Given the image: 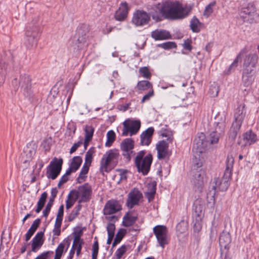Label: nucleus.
<instances>
[{
  "label": "nucleus",
  "instance_id": "cd10ccee",
  "mask_svg": "<svg viewBox=\"0 0 259 259\" xmlns=\"http://www.w3.org/2000/svg\"><path fill=\"white\" fill-rule=\"evenodd\" d=\"M244 140L246 141V143L249 145L252 144L257 141V136L252 131H249L243 134Z\"/></svg>",
  "mask_w": 259,
  "mask_h": 259
},
{
  "label": "nucleus",
  "instance_id": "c756f323",
  "mask_svg": "<svg viewBox=\"0 0 259 259\" xmlns=\"http://www.w3.org/2000/svg\"><path fill=\"white\" fill-rule=\"evenodd\" d=\"M90 166L89 165L83 164L77 179V183H81L85 180L87 174L89 171Z\"/></svg>",
  "mask_w": 259,
  "mask_h": 259
},
{
  "label": "nucleus",
  "instance_id": "aec40b11",
  "mask_svg": "<svg viewBox=\"0 0 259 259\" xmlns=\"http://www.w3.org/2000/svg\"><path fill=\"white\" fill-rule=\"evenodd\" d=\"M154 131L153 127H149L141 134L140 143L142 145L148 146L151 143Z\"/></svg>",
  "mask_w": 259,
  "mask_h": 259
},
{
  "label": "nucleus",
  "instance_id": "4c0bfd02",
  "mask_svg": "<svg viewBox=\"0 0 259 259\" xmlns=\"http://www.w3.org/2000/svg\"><path fill=\"white\" fill-rule=\"evenodd\" d=\"M76 37L77 38V41L78 42V47H80V46L79 45V44L85 42L87 38L85 33L81 28L77 29Z\"/></svg>",
  "mask_w": 259,
  "mask_h": 259
},
{
  "label": "nucleus",
  "instance_id": "f3484780",
  "mask_svg": "<svg viewBox=\"0 0 259 259\" xmlns=\"http://www.w3.org/2000/svg\"><path fill=\"white\" fill-rule=\"evenodd\" d=\"M191 182L194 186L200 189L205 183V174L204 170L200 169L196 171L193 176Z\"/></svg>",
  "mask_w": 259,
  "mask_h": 259
},
{
  "label": "nucleus",
  "instance_id": "2eb2a0df",
  "mask_svg": "<svg viewBox=\"0 0 259 259\" xmlns=\"http://www.w3.org/2000/svg\"><path fill=\"white\" fill-rule=\"evenodd\" d=\"M120 147L123 156L130 160L135 154L133 151L134 147V141L130 138L125 139L121 142Z\"/></svg>",
  "mask_w": 259,
  "mask_h": 259
},
{
  "label": "nucleus",
  "instance_id": "37998d69",
  "mask_svg": "<svg viewBox=\"0 0 259 259\" xmlns=\"http://www.w3.org/2000/svg\"><path fill=\"white\" fill-rule=\"evenodd\" d=\"M255 8L252 3H249L248 5L242 9V13H244L249 16L252 15L255 12Z\"/></svg>",
  "mask_w": 259,
  "mask_h": 259
},
{
  "label": "nucleus",
  "instance_id": "a18cd8bd",
  "mask_svg": "<svg viewBox=\"0 0 259 259\" xmlns=\"http://www.w3.org/2000/svg\"><path fill=\"white\" fill-rule=\"evenodd\" d=\"M203 209V205L200 203V201L199 200L195 201L193 204V210L195 211L196 215L199 216L202 211Z\"/></svg>",
  "mask_w": 259,
  "mask_h": 259
},
{
  "label": "nucleus",
  "instance_id": "7ed1b4c3",
  "mask_svg": "<svg viewBox=\"0 0 259 259\" xmlns=\"http://www.w3.org/2000/svg\"><path fill=\"white\" fill-rule=\"evenodd\" d=\"M208 144V142L206 140L205 135L203 133L199 134L194 141L193 152L195 159H198L200 161L196 163L195 166L197 167H201L202 165V162L200 159V154L205 152Z\"/></svg>",
  "mask_w": 259,
  "mask_h": 259
},
{
  "label": "nucleus",
  "instance_id": "e433bc0d",
  "mask_svg": "<svg viewBox=\"0 0 259 259\" xmlns=\"http://www.w3.org/2000/svg\"><path fill=\"white\" fill-rule=\"evenodd\" d=\"M95 152V150L94 147H92L87 152L85 157L84 164L91 166L93 160V156Z\"/></svg>",
  "mask_w": 259,
  "mask_h": 259
},
{
  "label": "nucleus",
  "instance_id": "39448f33",
  "mask_svg": "<svg viewBox=\"0 0 259 259\" xmlns=\"http://www.w3.org/2000/svg\"><path fill=\"white\" fill-rule=\"evenodd\" d=\"M39 36V29L36 25H30L26 28L24 44L27 49H31L37 46Z\"/></svg>",
  "mask_w": 259,
  "mask_h": 259
},
{
  "label": "nucleus",
  "instance_id": "79ce46f5",
  "mask_svg": "<svg viewBox=\"0 0 259 259\" xmlns=\"http://www.w3.org/2000/svg\"><path fill=\"white\" fill-rule=\"evenodd\" d=\"M201 23L195 17H194L190 23V27L192 30L195 32H198L200 30Z\"/></svg>",
  "mask_w": 259,
  "mask_h": 259
},
{
  "label": "nucleus",
  "instance_id": "4d7b16f0",
  "mask_svg": "<svg viewBox=\"0 0 259 259\" xmlns=\"http://www.w3.org/2000/svg\"><path fill=\"white\" fill-rule=\"evenodd\" d=\"M68 199L66 201V207L67 209H69L74 204L75 200L77 198V196L76 195L74 199L70 198V194L68 195Z\"/></svg>",
  "mask_w": 259,
  "mask_h": 259
},
{
  "label": "nucleus",
  "instance_id": "338daca9",
  "mask_svg": "<svg viewBox=\"0 0 259 259\" xmlns=\"http://www.w3.org/2000/svg\"><path fill=\"white\" fill-rule=\"evenodd\" d=\"M82 144V141H80L78 142L75 143L73 144V145L71 147L70 150V153L72 154L74 153L77 149L80 146V145Z\"/></svg>",
  "mask_w": 259,
  "mask_h": 259
},
{
  "label": "nucleus",
  "instance_id": "dca6fc26",
  "mask_svg": "<svg viewBox=\"0 0 259 259\" xmlns=\"http://www.w3.org/2000/svg\"><path fill=\"white\" fill-rule=\"evenodd\" d=\"M130 7L125 2H122L119 6L118 10L116 11L114 18L115 20L119 21H124L127 17Z\"/></svg>",
  "mask_w": 259,
  "mask_h": 259
},
{
  "label": "nucleus",
  "instance_id": "a878e982",
  "mask_svg": "<svg viewBox=\"0 0 259 259\" xmlns=\"http://www.w3.org/2000/svg\"><path fill=\"white\" fill-rule=\"evenodd\" d=\"M138 215L135 214L132 211L127 212L123 218V225L125 227L132 226L137 220Z\"/></svg>",
  "mask_w": 259,
  "mask_h": 259
},
{
  "label": "nucleus",
  "instance_id": "20e7f679",
  "mask_svg": "<svg viewBox=\"0 0 259 259\" xmlns=\"http://www.w3.org/2000/svg\"><path fill=\"white\" fill-rule=\"evenodd\" d=\"M145 154L144 151H141L138 153L135 158V164L139 172H142L144 175H147L150 168L152 162V156L149 154L144 157Z\"/></svg>",
  "mask_w": 259,
  "mask_h": 259
},
{
  "label": "nucleus",
  "instance_id": "7c9ffc66",
  "mask_svg": "<svg viewBox=\"0 0 259 259\" xmlns=\"http://www.w3.org/2000/svg\"><path fill=\"white\" fill-rule=\"evenodd\" d=\"M48 194L46 192H43L39 198L37 204V208L35 209L36 213H39L44 207L45 204Z\"/></svg>",
  "mask_w": 259,
  "mask_h": 259
},
{
  "label": "nucleus",
  "instance_id": "f704fd0d",
  "mask_svg": "<svg viewBox=\"0 0 259 259\" xmlns=\"http://www.w3.org/2000/svg\"><path fill=\"white\" fill-rule=\"evenodd\" d=\"M244 52V50H242L241 52L238 54L236 58L234 60L233 62L230 65L226 73L229 74L231 73V71L235 70V68L238 66V63L239 59L241 58V56L242 54H243Z\"/></svg>",
  "mask_w": 259,
  "mask_h": 259
},
{
  "label": "nucleus",
  "instance_id": "ea45409f",
  "mask_svg": "<svg viewBox=\"0 0 259 259\" xmlns=\"http://www.w3.org/2000/svg\"><path fill=\"white\" fill-rule=\"evenodd\" d=\"M137 88L139 90L145 91L152 88V84L147 80H142L138 82Z\"/></svg>",
  "mask_w": 259,
  "mask_h": 259
},
{
  "label": "nucleus",
  "instance_id": "6e6552de",
  "mask_svg": "<svg viewBox=\"0 0 259 259\" xmlns=\"http://www.w3.org/2000/svg\"><path fill=\"white\" fill-rule=\"evenodd\" d=\"M63 159L55 157L48 167L47 176L48 178L55 180L60 173L63 164Z\"/></svg>",
  "mask_w": 259,
  "mask_h": 259
},
{
  "label": "nucleus",
  "instance_id": "680f3d73",
  "mask_svg": "<svg viewBox=\"0 0 259 259\" xmlns=\"http://www.w3.org/2000/svg\"><path fill=\"white\" fill-rule=\"evenodd\" d=\"M64 213V206L61 205L59 208L56 219L62 221Z\"/></svg>",
  "mask_w": 259,
  "mask_h": 259
},
{
  "label": "nucleus",
  "instance_id": "58836bf2",
  "mask_svg": "<svg viewBox=\"0 0 259 259\" xmlns=\"http://www.w3.org/2000/svg\"><path fill=\"white\" fill-rule=\"evenodd\" d=\"M221 133H220L218 130H217V129L215 128V131L211 133L209 135V143L211 144L217 143L219 141Z\"/></svg>",
  "mask_w": 259,
  "mask_h": 259
},
{
  "label": "nucleus",
  "instance_id": "423d86ee",
  "mask_svg": "<svg viewBox=\"0 0 259 259\" xmlns=\"http://www.w3.org/2000/svg\"><path fill=\"white\" fill-rule=\"evenodd\" d=\"M245 113L243 107L240 106L237 108L234 114L235 120L232 123L230 130V138L232 140L236 138L237 133L240 130L245 117Z\"/></svg>",
  "mask_w": 259,
  "mask_h": 259
},
{
  "label": "nucleus",
  "instance_id": "052dcab7",
  "mask_svg": "<svg viewBox=\"0 0 259 259\" xmlns=\"http://www.w3.org/2000/svg\"><path fill=\"white\" fill-rule=\"evenodd\" d=\"M73 234L74 237V239H75V241L77 240H81L80 239V237L83 234V231L81 229L76 230L73 232Z\"/></svg>",
  "mask_w": 259,
  "mask_h": 259
},
{
  "label": "nucleus",
  "instance_id": "4468645a",
  "mask_svg": "<svg viewBox=\"0 0 259 259\" xmlns=\"http://www.w3.org/2000/svg\"><path fill=\"white\" fill-rule=\"evenodd\" d=\"M150 16L145 11L137 10L133 15L132 22L137 26H143L148 23Z\"/></svg>",
  "mask_w": 259,
  "mask_h": 259
},
{
  "label": "nucleus",
  "instance_id": "9b49d317",
  "mask_svg": "<svg viewBox=\"0 0 259 259\" xmlns=\"http://www.w3.org/2000/svg\"><path fill=\"white\" fill-rule=\"evenodd\" d=\"M172 140V137H167L166 141L161 140L156 144V148L158 159H163L168 155L169 143L171 142Z\"/></svg>",
  "mask_w": 259,
  "mask_h": 259
},
{
  "label": "nucleus",
  "instance_id": "72a5a7b5",
  "mask_svg": "<svg viewBox=\"0 0 259 259\" xmlns=\"http://www.w3.org/2000/svg\"><path fill=\"white\" fill-rule=\"evenodd\" d=\"M252 73H246L245 70H243L242 74V81L244 83V85L249 86L250 85L254 79V77L252 74Z\"/></svg>",
  "mask_w": 259,
  "mask_h": 259
},
{
  "label": "nucleus",
  "instance_id": "f8f14e48",
  "mask_svg": "<svg viewBox=\"0 0 259 259\" xmlns=\"http://www.w3.org/2000/svg\"><path fill=\"white\" fill-rule=\"evenodd\" d=\"M19 85L24 95L26 97H30L32 94V90L31 79L28 75L24 74L20 75Z\"/></svg>",
  "mask_w": 259,
  "mask_h": 259
},
{
  "label": "nucleus",
  "instance_id": "c9c22d12",
  "mask_svg": "<svg viewBox=\"0 0 259 259\" xmlns=\"http://www.w3.org/2000/svg\"><path fill=\"white\" fill-rule=\"evenodd\" d=\"M244 52V50H242L241 52L238 54L236 58L234 60L233 62L230 65L226 73L229 74L231 73V71L235 70V68L238 66V63L239 59L241 58V56L242 54H243Z\"/></svg>",
  "mask_w": 259,
  "mask_h": 259
},
{
  "label": "nucleus",
  "instance_id": "49530a36",
  "mask_svg": "<svg viewBox=\"0 0 259 259\" xmlns=\"http://www.w3.org/2000/svg\"><path fill=\"white\" fill-rule=\"evenodd\" d=\"M139 72L144 78L150 79L151 77V73L147 67H142L140 68Z\"/></svg>",
  "mask_w": 259,
  "mask_h": 259
},
{
  "label": "nucleus",
  "instance_id": "0e129e2a",
  "mask_svg": "<svg viewBox=\"0 0 259 259\" xmlns=\"http://www.w3.org/2000/svg\"><path fill=\"white\" fill-rule=\"evenodd\" d=\"M154 95V91L153 90L150 91L147 94L144 95L142 99V102L144 103L146 101H148Z\"/></svg>",
  "mask_w": 259,
  "mask_h": 259
},
{
  "label": "nucleus",
  "instance_id": "f257e3e1",
  "mask_svg": "<svg viewBox=\"0 0 259 259\" xmlns=\"http://www.w3.org/2000/svg\"><path fill=\"white\" fill-rule=\"evenodd\" d=\"M159 9L162 15L167 19H181L188 15L186 9L178 1H165Z\"/></svg>",
  "mask_w": 259,
  "mask_h": 259
},
{
  "label": "nucleus",
  "instance_id": "13d9d810",
  "mask_svg": "<svg viewBox=\"0 0 259 259\" xmlns=\"http://www.w3.org/2000/svg\"><path fill=\"white\" fill-rule=\"evenodd\" d=\"M53 253L52 251H48L41 253L37 256L35 259H48L49 256Z\"/></svg>",
  "mask_w": 259,
  "mask_h": 259
},
{
  "label": "nucleus",
  "instance_id": "a19ab883",
  "mask_svg": "<svg viewBox=\"0 0 259 259\" xmlns=\"http://www.w3.org/2000/svg\"><path fill=\"white\" fill-rule=\"evenodd\" d=\"M116 138V135L114 132L112 130L108 131L107 133V141L105 145L107 147H110L114 142Z\"/></svg>",
  "mask_w": 259,
  "mask_h": 259
},
{
  "label": "nucleus",
  "instance_id": "5701e85b",
  "mask_svg": "<svg viewBox=\"0 0 259 259\" xmlns=\"http://www.w3.org/2000/svg\"><path fill=\"white\" fill-rule=\"evenodd\" d=\"M231 242V237L230 234L227 232H223L220 235L219 239L221 250L223 251V248L228 250Z\"/></svg>",
  "mask_w": 259,
  "mask_h": 259
},
{
  "label": "nucleus",
  "instance_id": "e2e57ef3",
  "mask_svg": "<svg viewBox=\"0 0 259 259\" xmlns=\"http://www.w3.org/2000/svg\"><path fill=\"white\" fill-rule=\"evenodd\" d=\"M148 189L147 191L150 192H152L155 193L156 192V184L155 182H152L151 183H149L147 186Z\"/></svg>",
  "mask_w": 259,
  "mask_h": 259
},
{
  "label": "nucleus",
  "instance_id": "b1692460",
  "mask_svg": "<svg viewBox=\"0 0 259 259\" xmlns=\"http://www.w3.org/2000/svg\"><path fill=\"white\" fill-rule=\"evenodd\" d=\"M151 36L155 40H164L170 38L169 32L163 29H156L151 32Z\"/></svg>",
  "mask_w": 259,
  "mask_h": 259
},
{
  "label": "nucleus",
  "instance_id": "0eeeda50",
  "mask_svg": "<svg viewBox=\"0 0 259 259\" xmlns=\"http://www.w3.org/2000/svg\"><path fill=\"white\" fill-rule=\"evenodd\" d=\"M153 231L159 246L162 248H164L169 243L167 228L163 225H157L153 228Z\"/></svg>",
  "mask_w": 259,
  "mask_h": 259
},
{
  "label": "nucleus",
  "instance_id": "09e8293b",
  "mask_svg": "<svg viewBox=\"0 0 259 259\" xmlns=\"http://www.w3.org/2000/svg\"><path fill=\"white\" fill-rule=\"evenodd\" d=\"M29 146H32V147L31 148H30V147L29 146H27V148L25 150L26 153L28 152L29 156H28V159L27 160H24V163H26L27 161H29L31 159L32 157L33 156V155H34V154L35 153L36 146L35 145V144H29Z\"/></svg>",
  "mask_w": 259,
  "mask_h": 259
},
{
  "label": "nucleus",
  "instance_id": "de8ad7c7",
  "mask_svg": "<svg viewBox=\"0 0 259 259\" xmlns=\"http://www.w3.org/2000/svg\"><path fill=\"white\" fill-rule=\"evenodd\" d=\"M110 162L105 157L103 156L100 162V171L102 172L105 171L108 172V166L110 164Z\"/></svg>",
  "mask_w": 259,
  "mask_h": 259
},
{
  "label": "nucleus",
  "instance_id": "4be33fe9",
  "mask_svg": "<svg viewBox=\"0 0 259 259\" xmlns=\"http://www.w3.org/2000/svg\"><path fill=\"white\" fill-rule=\"evenodd\" d=\"M44 235V232H38L32 239L31 243V251L32 252H36L37 250L39 249L42 245L44 243V240L42 239Z\"/></svg>",
  "mask_w": 259,
  "mask_h": 259
},
{
  "label": "nucleus",
  "instance_id": "864d4df0",
  "mask_svg": "<svg viewBox=\"0 0 259 259\" xmlns=\"http://www.w3.org/2000/svg\"><path fill=\"white\" fill-rule=\"evenodd\" d=\"M64 247L65 245L63 243H61L60 244H59L58 247L56 249L55 256L61 258L63 253Z\"/></svg>",
  "mask_w": 259,
  "mask_h": 259
},
{
  "label": "nucleus",
  "instance_id": "1a4fd4ad",
  "mask_svg": "<svg viewBox=\"0 0 259 259\" xmlns=\"http://www.w3.org/2000/svg\"><path fill=\"white\" fill-rule=\"evenodd\" d=\"M123 125L122 136H127L130 135L132 136L136 134L140 130L141 122L140 120H126L123 123Z\"/></svg>",
  "mask_w": 259,
  "mask_h": 259
},
{
  "label": "nucleus",
  "instance_id": "412c9836",
  "mask_svg": "<svg viewBox=\"0 0 259 259\" xmlns=\"http://www.w3.org/2000/svg\"><path fill=\"white\" fill-rule=\"evenodd\" d=\"M215 128L220 133H223L226 127V113L219 112L215 117Z\"/></svg>",
  "mask_w": 259,
  "mask_h": 259
},
{
  "label": "nucleus",
  "instance_id": "9d476101",
  "mask_svg": "<svg viewBox=\"0 0 259 259\" xmlns=\"http://www.w3.org/2000/svg\"><path fill=\"white\" fill-rule=\"evenodd\" d=\"M143 198V194L138 189H133L128 194L126 200V205L132 209L135 206L138 205Z\"/></svg>",
  "mask_w": 259,
  "mask_h": 259
},
{
  "label": "nucleus",
  "instance_id": "bf43d9fd",
  "mask_svg": "<svg viewBox=\"0 0 259 259\" xmlns=\"http://www.w3.org/2000/svg\"><path fill=\"white\" fill-rule=\"evenodd\" d=\"M115 229V225L113 224L109 223L107 227L108 235H114Z\"/></svg>",
  "mask_w": 259,
  "mask_h": 259
},
{
  "label": "nucleus",
  "instance_id": "393cba45",
  "mask_svg": "<svg viewBox=\"0 0 259 259\" xmlns=\"http://www.w3.org/2000/svg\"><path fill=\"white\" fill-rule=\"evenodd\" d=\"M58 193V190L56 188H53L51 190V195L49 200L47 204L45 209L43 211V216L47 218L50 212L51 207L53 206L55 197Z\"/></svg>",
  "mask_w": 259,
  "mask_h": 259
},
{
  "label": "nucleus",
  "instance_id": "6ab92c4d",
  "mask_svg": "<svg viewBox=\"0 0 259 259\" xmlns=\"http://www.w3.org/2000/svg\"><path fill=\"white\" fill-rule=\"evenodd\" d=\"M79 190L81 194V198L78 203L88 201L90 199L92 192L91 186L88 183H85L79 187Z\"/></svg>",
  "mask_w": 259,
  "mask_h": 259
},
{
  "label": "nucleus",
  "instance_id": "bb28decb",
  "mask_svg": "<svg viewBox=\"0 0 259 259\" xmlns=\"http://www.w3.org/2000/svg\"><path fill=\"white\" fill-rule=\"evenodd\" d=\"M40 222L39 219L34 220L25 235V240L28 241L38 227Z\"/></svg>",
  "mask_w": 259,
  "mask_h": 259
},
{
  "label": "nucleus",
  "instance_id": "6e6d98bb",
  "mask_svg": "<svg viewBox=\"0 0 259 259\" xmlns=\"http://www.w3.org/2000/svg\"><path fill=\"white\" fill-rule=\"evenodd\" d=\"M159 46L164 49H169L176 48V44L171 41L164 42Z\"/></svg>",
  "mask_w": 259,
  "mask_h": 259
},
{
  "label": "nucleus",
  "instance_id": "ddd939ff",
  "mask_svg": "<svg viewBox=\"0 0 259 259\" xmlns=\"http://www.w3.org/2000/svg\"><path fill=\"white\" fill-rule=\"evenodd\" d=\"M258 62V56L255 54L246 56L243 61V70L246 73H252L255 69Z\"/></svg>",
  "mask_w": 259,
  "mask_h": 259
},
{
  "label": "nucleus",
  "instance_id": "a211bd4d",
  "mask_svg": "<svg viewBox=\"0 0 259 259\" xmlns=\"http://www.w3.org/2000/svg\"><path fill=\"white\" fill-rule=\"evenodd\" d=\"M121 209V206L116 201H108L104 206L103 210L105 215L111 214L116 213Z\"/></svg>",
  "mask_w": 259,
  "mask_h": 259
},
{
  "label": "nucleus",
  "instance_id": "3c124183",
  "mask_svg": "<svg viewBox=\"0 0 259 259\" xmlns=\"http://www.w3.org/2000/svg\"><path fill=\"white\" fill-rule=\"evenodd\" d=\"M215 5V2L213 1L211 2L209 5H208L205 9L204 11V15L206 16L207 17L209 16L213 12V7Z\"/></svg>",
  "mask_w": 259,
  "mask_h": 259
},
{
  "label": "nucleus",
  "instance_id": "603ef678",
  "mask_svg": "<svg viewBox=\"0 0 259 259\" xmlns=\"http://www.w3.org/2000/svg\"><path fill=\"white\" fill-rule=\"evenodd\" d=\"M127 246L125 245H122L116 251V256L117 259H120L127 250Z\"/></svg>",
  "mask_w": 259,
  "mask_h": 259
},
{
  "label": "nucleus",
  "instance_id": "8fccbe9b",
  "mask_svg": "<svg viewBox=\"0 0 259 259\" xmlns=\"http://www.w3.org/2000/svg\"><path fill=\"white\" fill-rule=\"evenodd\" d=\"M219 87L218 84L214 83L211 85L209 90V94L212 97H217L219 92Z\"/></svg>",
  "mask_w": 259,
  "mask_h": 259
},
{
  "label": "nucleus",
  "instance_id": "2f4dec72",
  "mask_svg": "<svg viewBox=\"0 0 259 259\" xmlns=\"http://www.w3.org/2000/svg\"><path fill=\"white\" fill-rule=\"evenodd\" d=\"M8 65L5 62L0 61V84H3L5 80L7 72Z\"/></svg>",
  "mask_w": 259,
  "mask_h": 259
},
{
  "label": "nucleus",
  "instance_id": "f03ea898",
  "mask_svg": "<svg viewBox=\"0 0 259 259\" xmlns=\"http://www.w3.org/2000/svg\"><path fill=\"white\" fill-rule=\"evenodd\" d=\"M234 161L233 156L229 155L226 161V166L223 177L222 179L219 178L214 179L215 186H213V188L215 190L225 191L228 189L230 185L229 181L232 176Z\"/></svg>",
  "mask_w": 259,
  "mask_h": 259
},
{
  "label": "nucleus",
  "instance_id": "473e14b6",
  "mask_svg": "<svg viewBox=\"0 0 259 259\" xmlns=\"http://www.w3.org/2000/svg\"><path fill=\"white\" fill-rule=\"evenodd\" d=\"M82 161L81 157L79 156H74L72 158L69 165L71 167V168L76 171L80 167Z\"/></svg>",
  "mask_w": 259,
  "mask_h": 259
},
{
  "label": "nucleus",
  "instance_id": "c03bdc74",
  "mask_svg": "<svg viewBox=\"0 0 259 259\" xmlns=\"http://www.w3.org/2000/svg\"><path fill=\"white\" fill-rule=\"evenodd\" d=\"M83 130L85 132V139L91 140L94 132V127L91 125H86Z\"/></svg>",
  "mask_w": 259,
  "mask_h": 259
},
{
  "label": "nucleus",
  "instance_id": "5fc2aeb1",
  "mask_svg": "<svg viewBox=\"0 0 259 259\" xmlns=\"http://www.w3.org/2000/svg\"><path fill=\"white\" fill-rule=\"evenodd\" d=\"M150 15L152 19L156 21H161L162 20V16H163L160 12L157 11L151 12Z\"/></svg>",
  "mask_w": 259,
  "mask_h": 259
},
{
  "label": "nucleus",
  "instance_id": "69168bd1",
  "mask_svg": "<svg viewBox=\"0 0 259 259\" xmlns=\"http://www.w3.org/2000/svg\"><path fill=\"white\" fill-rule=\"evenodd\" d=\"M191 40L190 39H187L185 40L183 45V47L184 49L185 50L191 51L192 50V47L191 46Z\"/></svg>",
  "mask_w": 259,
  "mask_h": 259
},
{
  "label": "nucleus",
  "instance_id": "774afa93",
  "mask_svg": "<svg viewBox=\"0 0 259 259\" xmlns=\"http://www.w3.org/2000/svg\"><path fill=\"white\" fill-rule=\"evenodd\" d=\"M78 215V213L74 210H72L68 217V220L69 222L73 221Z\"/></svg>",
  "mask_w": 259,
  "mask_h": 259
},
{
  "label": "nucleus",
  "instance_id": "c85d7f7f",
  "mask_svg": "<svg viewBox=\"0 0 259 259\" xmlns=\"http://www.w3.org/2000/svg\"><path fill=\"white\" fill-rule=\"evenodd\" d=\"M118 156L119 153L117 150L115 149L110 150L103 155L110 162L116 160Z\"/></svg>",
  "mask_w": 259,
  "mask_h": 259
}]
</instances>
